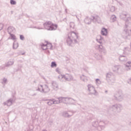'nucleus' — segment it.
<instances>
[{"mask_svg": "<svg viewBox=\"0 0 131 131\" xmlns=\"http://www.w3.org/2000/svg\"><path fill=\"white\" fill-rule=\"evenodd\" d=\"M52 43L48 41H45L42 45L41 48L42 50H49L52 49Z\"/></svg>", "mask_w": 131, "mask_h": 131, "instance_id": "f03ea898", "label": "nucleus"}, {"mask_svg": "<svg viewBox=\"0 0 131 131\" xmlns=\"http://www.w3.org/2000/svg\"><path fill=\"white\" fill-rule=\"evenodd\" d=\"M99 80L98 79H96V81H99Z\"/></svg>", "mask_w": 131, "mask_h": 131, "instance_id": "4468645a", "label": "nucleus"}, {"mask_svg": "<svg viewBox=\"0 0 131 131\" xmlns=\"http://www.w3.org/2000/svg\"><path fill=\"white\" fill-rule=\"evenodd\" d=\"M10 4L11 5H16V1H15L14 0H11L10 1Z\"/></svg>", "mask_w": 131, "mask_h": 131, "instance_id": "9d476101", "label": "nucleus"}, {"mask_svg": "<svg viewBox=\"0 0 131 131\" xmlns=\"http://www.w3.org/2000/svg\"><path fill=\"white\" fill-rule=\"evenodd\" d=\"M44 27L47 30H56L58 27L57 25H55L51 21H48L44 24Z\"/></svg>", "mask_w": 131, "mask_h": 131, "instance_id": "f257e3e1", "label": "nucleus"}, {"mask_svg": "<svg viewBox=\"0 0 131 131\" xmlns=\"http://www.w3.org/2000/svg\"><path fill=\"white\" fill-rule=\"evenodd\" d=\"M63 77L66 79V80H73V77L71 75L66 74L63 76Z\"/></svg>", "mask_w": 131, "mask_h": 131, "instance_id": "7ed1b4c3", "label": "nucleus"}, {"mask_svg": "<svg viewBox=\"0 0 131 131\" xmlns=\"http://www.w3.org/2000/svg\"><path fill=\"white\" fill-rule=\"evenodd\" d=\"M18 45L17 43H14L13 44V49H17L18 48Z\"/></svg>", "mask_w": 131, "mask_h": 131, "instance_id": "1a4fd4ad", "label": "nucleus"}, {"mask_svg": "<svg viewBox=\"0 0 131 131\" xmlns=\"http://www.w3.org/2000/svg\"><path fill=\"white\" fill-rule=\"evenodd\" d=\"M57 67V64H56V62H52L51 63V67Z\"/></svg>", "mask_w": 131, "mask_h": 131, "instance_id": "6e6552de", "label": "nucleus"}, {"mask_svg": "<svg viewBox=\"0 0 131 131\" xmlns=\"http://www.w3.org/2000/svg\"><path fill=\"white\" fill-rule=\"evenodd\" d=\"M48 104V105H53V104H55V102L53 100H49Z\"/></svg>", "mask_w": 131, "mask_h": 131, "instance_id": "0eeeda50", "label": "nucleus"}, {"mask_svg": "<svg viewBox=\"0 0 131 131\" xmlns=\"http://www.w3.org/2000/svg\"><path fill=\"white\" fill-rule=\"evenodd\" d=\"M107 34H108V32H107V29L104 28H102L101 30V34L102 35H107Z\"/></svg>", "mask_w": 131, "mask_h": 131, "instance_id": "20e7f679", "label": "nucleus"}, {"mask_svg": "<svg viewBox=\"0 0 131 131\" xmlns=\"http://www.w3.org/2000/svg\"><path fill=\"white\" fill-rule=\"evenodd\" d=\"M20 39L23 40V39H24V36L23 35H20Z\"/></svg>", "mask_w": 131, "mask_h": 131, "instance_id": "ddd939ff", "label": "nucleus"}, {"mask_svg": "<svg viewBox=\"0 0 131 131\" xmlns=\"http://www.w3.org/2000/svg\"><path fill=\"white\" fill-rule=\"evenodd\" d=\"M8 32H9V33H11V32H13L14 31V30H15V28H14L13 27H9L8 28Z\"/></svg>", "mask_w": 131, "mask_h": 131, "instance_id": "39448f33", "label": "nucleus"}, {"mask_svg": "<svg viewBox=\"0 0 131 131\" xmlns=\"http://www.w3.org/2000/svg\"><path fill=\"white\" fill-rule=\"evenodd\" d=\"M92 89H94V87L92 86Z\"/></svg>", "mask_w": 131, "mask_h": 131, "instance_id": "2eb2a0df", "label": "nucleus"}, {"mask_svg": "<svg viewBox=\"0 0 131 131\" xmlns=\"http://www.w3.org/2000/svg\"><path fill=\"white\" fill-rule=\"evenodd\" d=\"M45 89H47V90L46 89H44L43 91L45 92H50V88L48 86H45Z\"/></svg>", "mask_w": 131, "mask_h": 131, "instance_id": "423d86ee", "label": "nucleus"}, {"mask_svg": "<svg viewBox=\"0 0 131 131\" xmlns=\"http://www.w3.org/2000/svg\"><path fill=\"white\" fill-rule=\"evenodd\" d=\"M11 37L12 39H16V36H15V35L11 34Z\"/></svg>", "mask_w": 131, "mask_h": 131, "instance_id": "9b49d317", "label": "nucleus"}, {"mask_svg": "<svg viewBox=\"0 0 131 131\" xmlns=\"http://www.w3.org/2000/svg\"><path fill=\"white\" fill-rule=\"evenodd\" d=\"M4 28V25L3 24H0V30H2L3 28Z\"/></svg>", "mask_w": 131, "mask_h": 131, "instance_id": "f8f14e48", "label": "nucleus"}]
</instances>
